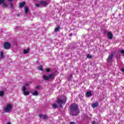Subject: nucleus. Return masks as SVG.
Returning <instances> with one entry per match:
<instances>
[{
	"mask_svg": "<svg viewBox=\"0 0 124 124\" xmlns=\"http://www.w3.org/2000/svg\"><path fill=\"white\" fill-rule=\"evenodd\" d=\"M70 109L71 113L70 115L71 116H77L78 113H79V108H78V105L76 104H73L70 105Z\"/></svg>",
	"mask_w": 124,
	"mask_h": 124,
	"instance_id": "nucleus-1",
	"label": "nucleus"
},
{
	"mask_svg": "<svg viewBox=\"0 0 124 124\" xmlns=\"http://www.w3.org/2000/svg\"><path fill=\"white\" fill-rule=\"evenodd\" d=\"M55 76H56L55 73L50 74L48 76H46V75H45L43 76V78L45 81H49V80H50V79H53V78H55Z\"/></svg>",
	"mask_w": 124,
	"mask_h": 124,
	"instance_id": "nucleus-2",
	"label": "nucleus"
},
{
	"mask_svg": "<svg viewBox=\"0 0 124 124\" xmlns=\"http://www.w3.org/2000/svg\"><path fill=\"white\" fill-rule=\"evenodd\" d=\"M66 101V99H65V102L64 99H58L56 102L59 104L60 106V108L62 107V104H65V102Z\"/></svg>",
	"mask_w": 124,
	"mask_h": 124,
	"instance_id": "nucleus-3",
	"label": "nucleus"
},
{
	"mask_svg": "<svg viewBox=\"0 0 124 124\" xmlns=\"http://www.w3.org/2000/svg\"><path fill=\"white\" fill-rule=\"evenodd\" d=\"M4 112L8 113L9 112H11L12 111V105L9 104L6 106V108H4Z\"/></svg>",
	"mask_w": 124,
	"mask_h": 124,
	"instance_id": "nucleus-4",
	"label": "nucleus"
},
{
	"mask_svg": "<svg viewBox=\"0 0 124 124\" xmlns=\"http://www.w3.org/2000/svg\"><path fill=\"white\" fill-rule=\"evenodd\" d=\"M4 48L6 50H8L11 48V44L8 42H6L4 43Z\"/></svg>",
	"mask_w": 124,
	"mask_h": 124,
	"instance_id": "nucleus-5",
	"label": "nucleus"
},
{
	"mask_svg": "<svg viewBox=\"0 0 124 124\" xmlns=\"http://www.w3.org/2000/svg\"><path fill=\"white\" fill-rule=\"evenodd\" d=\"M115 55V52H112L111 54H109L108 58V62H112V60L114 58V55Z\"/></svg>",
	"mask_w": 124,
	"mask_h": 124,
	"instance_id": "nucleus-6",
	"label": "nucleus"
},
{
	"mask_svg": "<svg viewBox=\"0 0 124 124\" xmlns=\"http://www.w3.org/2000/svg\"><path fill=\"white\" fill-rule=\"evenodd\" d=\"M26 90L27 89H26V86H23L22 88L23 94L24 95H29V94H30V92L29 91H26Z\"/></svg>",
	"mask_w": 124,
	"mask_h": 124,
	"instance_id": "nucleus-7",
	"label": "nucleus"
},
{
	"mask_svg": "<svg viewBox=\"0 0 124 124\" xmlns=\"http://www.w3.org/2000/svg\"><path fill=\"white\" fill-rule=\"evenodd\" d=\"M98 102H96L95 103L92 104V107L93 108H96L97 106H98Z\"/></svg>",
	"mask_w": 124,
	"mask_h": 124,
	"instance_id": "nucleus-8",
	"label": "nucleus"
},
{
	"mask_svg": "<svg viewBox=\"0 0 124 124\" xmlns=\"http://www.w3.org/2000/svg\"><path fill=\"white\" fill-rule=\"evenodd\" d=\"M108 39H112V38H113V35L112 34V33H111V32H108Z\"/></svg>",
	"mask_w": 124,
	"mask_h": 124,
	"instance_id": "nucleus-9",
	"label": "nucleus"
},
{
	"mask_svg": "<svg viewBox=\"0 0 124 124\" xmlns=\"http://www.w3.org/2000/svg\"><path fill=\"white\" fill-rule=\"evenodd\" d=\"M40 2L42 5H43L44 6H45V5H47V2L44 1L42 0H40Z\"/></svg>",
	"mask_w": 124,
	"mask_h": 124,
	"instance_id": "nucleus-10",
	"label": "nucleus"
},
{
	"mask_svg": "<svg viewBox=\"0 0 124 124\" xmlns=\"http://www.w3.org/2000/svg\"><path fill=\"white\" fill-rule=\"evenodd\" d=\"M29 52H30V48H28L27 49L23 50L24 54H28Z\"/></svg>",
	"mask_w": 124,
	"mask_h": 124,
	"instance_id": "nucleus-11",
	"label": "nucleus"
},
{
	"mask_svg": "<svg viewBox=\"0 0 124 124\" xmlns=\"http://www.w3.org/2000/svg\"><path fill=\"white\" fill-rule=\"evenodd\" d=\"M25 4H26V3L25 2H21L19 5V7H20V8H22V7H23Z\"/></svg>",
	"mask_w": 124,
	"mask_h": 124,
	"instance_id": "nucleus-12",
	"label": "nucleus"
},
{
	"mask_svg": "<svg viewBox=\"0 0 124 124\" xmlns=\"http://www.w3.org/2000/svg\"><path fill=\"white\" fill-rule=\"evenodd\" d=\"M4 54H3V52H0V60H2V59H3V57H4Z\"/></svg>",
	"mask_w": 124,
	"mask_h": 124,
	"instance_id": "nucleus-13",
	"label": "nucleus"
},
{
	"mask_svg": "<svg viewBox=\"0 0 124 124\" xmlns=\"http://www.w3.org/2000/svg\"><path fill=\"white\" fill-rule=\"evenodd\" d=\"M86 95L87 96H88V97L92 96V95H93V94L92 93V92L89 91L87 92Z\"/></svg>",
	"mask_w": 124,
	"mask_h": 124,
	"instance_id": "nucleus-14",
	"label": "nucleus"
},
{
	"mask_svg": "<svg viewBox=\"0 0 124 124\" xmlns=\"http://www.w3.org/2000/svg\"><path fill=\"white\" fill-rule=\"evenodd\" d=\"M25 14H28V13H29V8H28V7H25Z\"/></svg>",
	"mask_w": 124,
	"mask_h": 124,
	"instance_id": "nucleus-15",
	"label": "nucleus"
},
{
	"mask_svg": "<svg viewBox=\"0 0 124 124\" xmlns=\"http://www.w3.org/2000/svg\"><path fill=\"white\" fill-rule=\"evenodd\" d=\"M32 95H34L35 96H37L38 95V92L35 91L34 93H32Z\"/></svg>",
	"mask_w": 124,
	"mask_h": 124,
	"instance_id": "nucleus-16",
	"label": "nucleus"
},
{
	"mask_svg": "<svg viewBox=\"0 0 124 124\" xmlns=\"http://www.w3.org/2000/svg\"><path fill=\"white\" fill-rule=\"evenodd\" d=\"M52 107L54 109H57V108H58V105H57L56 103H54L52 105Z\"/></svg>",
	"mask_w": 124,
	"mask_h": 124,
	"instance_id": "nucleus-17",
	"label": "nucleus"
},
{
	"mask_svg": "<svg viewBox=\"0 0 124 124\" xmlns=\"http://www.w3.org/2000/svg\"><path fill=\"white\" fill-rule=\"evenodd\" d=\"M38 68L39 70H41V71H43V66H42V65H40Z\"/></svg>",
	"mask_w": 124,
	"mask_h": 124,
	"instance_id": "nucleus-18",
	"label": "nucleus"
},
{
	"mask_svg": "<svg viewBox=\"0 0 124 124\" xmlns=\"http://www.w3.org/2000/svg\"><path fill=\"white\" fill-rule=\"evenodd\" d=\"M61 29V27H60V26H59L58 27L55 28V32H57L58 31H60V29Z\"/></svg>",
	"mask_w": 124,
	"mask_h": 124,
	"instance_id": "nucleus-19",
	"label": "nucleus"
},
{
	"mask_svg": "<svg viewBox=\"0 0 124 124\" xmlns=\"http://www.w3.org/2000/svg\"><path fill=\"white\" fill-rule=\"evenodd\" d=\"M43 120H47V119H48V116H47L46 115H44L43 116Z\"/></svg>",
	"mask_w": 124,
	"mask_h": 124,
	"instance_id": "nucleus-20",
	"label": "nucleus"
},
{
	"mask_svg": "<svg viewBox=\"0 0 124 124\" xmlns=\"http://www.w3.org/2000/svg\"><path fill=\"white\" fill-rule=\"evenodd\" d=\"M4 92L3 91H0V96H3Z\"/></svg>",
	"mask_w": 124,
	"mask_h": 124,
	"instance_id": "nucleus-21",
	"label": "nucleus"
},
{
	"mask_svg": "<svg viewBox=\"0 0 124 124\" xmlns=\"http://www.w3.org/2000/svg\"><path fill=\"white\" fill-rule=\"evenodd\" d=\"M2 6H5V7H7L8 6H7V4H6L5 3V2H4V1L3 3Z\"/></svg>",
	"mask_w": 124,
	"mask_h": 124,
	"instance_id": "nucleus-22",
	"label": "nucleus"
},
{
	"mask_svg": "<svg viewBox=\"0 0 124 124\" xmlns=\"http://www.w3.org/2000/svg\"><path fill=\"white\" fill-rule=\"evenodd\" d=\"M87 57L88 59H92V55H91L90 54L88 55Z\"/></svg>",
	"mask_w": 124,
	"mask_h": 124,
	"instance_id": "nucleus-23",
	"label": "nucleus"
},
{
	"mask_svg": "<svg viewBox=\"0 0 124 124\" xmlns=\"http://www.w3.org/2000/svg\"><path fill=\"white\" fill-rule=\"evenodd\" d=\"M3 2H4V0H0V4L3 3Z\"/></svg>",
	"mask_w": 124,
	"mask_h": 124,
	"instance_id": "nucleus-24",
	"label": "nucleus"
},
{
	"mask_svg": "<svg viewBox=\"0 0 124 124\" xmlns=\"http://www.w3.org/2000/svg\"><path fill=\"white\" fill-rule=\"evenodd\" d=\"M10 5H11V8L12 9H13V3H11V4H10Z\"/></svg>",
	"mask_w": 124,
	"mask_h": 124,
	"instance_id": "nucleus-25",
	"label": "nucleus"
},
{
	"mask_svg": "<svg viewBox=\"0 0 124 124\" xmlns=\"http://www.w3.org/2000/svg\"><path fill=\"white\" fill-rule=\"evenodd\" d=\"M35 6L36 7H39V6H40V4H35Z\"/></svg>",
	"mask_w": 124,
	"mask_h": 124,
	"instance_id": "nucleus-26",
	"label": "nucleus"
},
{
	"mask_svg": "<svg viewBox=\"0 0 124 124\" xmlns=\"http://www.w3.org/2000/svg\"><path fill=\"white\" fill-rule=\"evenodd\" d=\"M39 116L40 118H43V114H39Z\"/></svg>",
	"mask_w": 124,
	"mask_h": 124,
	"instance_id": "nucleus-27",
	"label": "nucleus"
},
{
	"mask_svg": "<svg viewBox=\"0 0 124 124\" xmlns=\"http://www.w3.org/2000/svg\"><path fill=\"white\" fill-rule=\"evenodd\" d=\"M46 72H50V69H46Z\"/></svg>",
	"mask_w": 124,
	"mask_h": 124,
	"instance_id": "nucleus-28",
	"label": "nucleus"
},
{
	"mask_svg": "<svg viewBox=\"0 0 124 124\" xmlns=\"http://www.w3.org/2000/svg\"><path fill=\"white\" fill-rule=\"evenodd\" d=\"M70 124H76V123L74 122H70Z\"/></svg>",
	"mask_w": 124,
	"mask_h": 124,
	"instance_id": "nucleus-29",
	"label": "nucleus"
},
{
	"mask_svg": "<svg viewBox=\"0 0 124 124\" xmlns=\"http://www.w3.org/2000/svg\"><path fill=\"white\" fill-rule=\"evenodd\" d=\"M121 54H124V50H122L121 51Z\"/></svg>",
	"mask_w": 124,
	"mask_h": 124,
	"instance_id": "nucleus-30",
	"label": "nucleus"
},
{
	"mask_svg": "<svg viewBox=\"0 0 124 124\" xmlns=\"http://www.w3.org/2000/svg\"><path fill=\"white\" fill-rule=\"evenodd\" d=\"M36 89H40V86L38 85L36 87Z\"/></svg>",
	"mask_w": 124,
	"mask_h": 124,
	"instance_id": "nucleus-31",
	"label": "nucleus"
},
{
	"mask_svg": "<svg viewBox=\"0 0 124 124\" xmlns=\"http://www.w3.org/2000/svg\"><path fill=\"white\" fill-rule=\"evenodd\" d=\"M121 70H122V71L123 72H124V68H122V69H121Z\"/></svg>",
	"mask_w": 124,
	"mask_h": 124,
	"instance_id": "nucleus-32",
	"label": "nucleus"
},
{
	"mask_svg": "<svg viewBox=\"0 0 124 124\" xmlns=\"http://www.w3.org/2000/svg\"><path fill=\"white\" fill-rule=\"evenodd\" d=\"M72 33H71L70 34V35H69V36H72Z\"/></svg>",
	"mask_w": 124,
	"mask_h": 124,
	"instance_id": "nucleus-33",
	"label": "nucleus"
},
{
	"mask_svg": "<svg viewBox=\"0 0 124 124\" xmlns=\"http://www.w3.org/2000/svg\"><path fill=\"white\" fill-rule=\"evenodd\" d=\"M25 86H30V84H26Z\"/></svg>",
	"mask_w": 124,
	"mask_h": 124,
	"instance_id": "nucleus-34",
	"label": "nucleus"
},
{
	"mask_svg": "<svg viewBox=\"0 0 124 124\" xmlns=\"http://www.w3.org/2000/svg\"><path fill=\"white\" fill-rule=\"evenodd\" d=\"M13 0H8L9 1H12Z\"/></svg>",
	"mask_w": 124,
	"mask_h": 124,
	"instance_id": "nucleus-35",
	"label": "nucleus"
},
{
	"mask_svg": "<svg viewBox=\"0 0 124 124\" xmlns=\"http://www.w3.org/2000/svg\"><path fill=\"white\" fill-rule=\"evenodd\" d=\"M17 17H19L20 16V15H17Z\"/></svg>",
	"mask_w": 124,
	"mask_h": 124,
	"instance_id": "nucleus-36",
	"label": "nucleus"
},
{
	"mask_svg": "<svg viewBox=\"0 0 124 124\" xmlns=\"http://www.w3.org/2000/svg\"><path fill=\"white\" fill-rule=\"evenodd\" d=\"M104 32H106V31H104Z\"/></svg>",
	"mask_w": 124,
	"mask_h": 124,
	"instance_id": "nucleus-37",
	"label": "nucleus"
}]
</instances>
